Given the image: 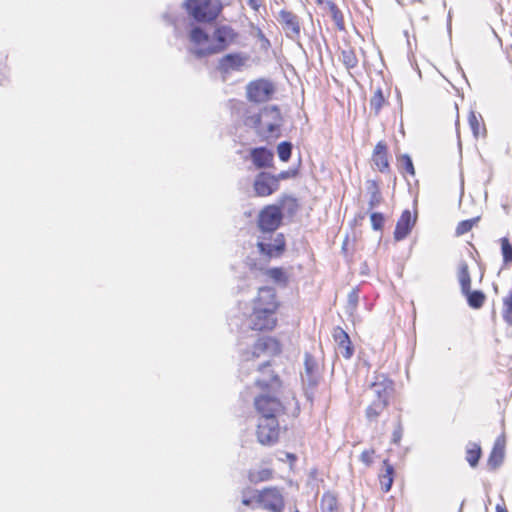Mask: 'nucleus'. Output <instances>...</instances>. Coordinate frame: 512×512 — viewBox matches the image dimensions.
Listing matches in <instances>:
<instances>
[{"label":"nucleus","instance_id":"6ab92c4d","mask_svg":"<svg viewBox=\"0 0 512 512\" xmlns=\"http://www.w3.org/2000/svg\"><path fill=\"white\" fill-rule=\"evenodd\" d=\"M332 337L341 355L345 359H350L354 354V347L348 333L340 326H337L333 329Z\"/></svg>","mask_w":512,"mask_h":512},{"label":"nucleus","instance_id":"de8ad7c7","mask_svg":"<svg viewBox=\"0 0 512 512\" xmlns=\"http://www.w3.org/2000/svg\"><path fill=\"white\" fill-rule=\"evenodd\" d=\"M305 364H306V368H307V370H308V371H310V369H311V365H309V361H308V360H306V363H305Z\"/></svg>","mask_w":512,"mask_h":512},{"label":"nucleus","instance_id":"a19ab883","mask_svg":"<svg viewBox=\"0 0 512 512\" xmlns=\"http://www.w3.org/2000/svg\"><path fill=\"white\" fill-rule=\"evenodd\" d=\"M401 438H402V430L399 427V428L395 429L392 434V442L395 444H398L400 442Z\"/></svg>","mask_w":512,"mask_h":512},{"label":"nucleus","instance_id":"bb28decb","mask_svg":"<svg viewBox=\"0 0 512 512\" xmlns=\"http://www.w3.org/2000/svg\"><path fill=\"white\" fill-rule=\"evenodd\" d=\"M274 471L271 468L251 469L248 472V479L253 484L269 481L273 478Z\"/></svg>","mask_w":512,"mask_h":512},{"label":"nucleus","instance_id":"2eb2a0df","mask_svg":"<svg viewBox=\"0 0 512 512\" xmlns=\"http://www.w3.org/2000/svg\"><path fill=\"white\" fill-rule=\"evenodd\" d=\"M256 196L268 197L279 189L277 177L267 172H260L253 183Z\"/></svg>","mask_w":512,"mask_h":512},{"label":"nucleus","instance_id":"dca6fc26","mask_svg":"<svg viewBox=\"0 0 512 512\" xmlns=\"http://www.w3.org/2000/svg\"><path fill=\"white\" fill-rule=\"evenodd\" d=\"M278 21L285 34L289 38H297L300 35L299 17L292 11L282 9L278 14Z\"/></svg>","mask_w":512,"mask_h":512},{"label":"nucleus","instance_id":"39448f33","mask_svg":"<svg viewBox=\"0 0 512 512\" xmlns=\"http://www.w3.org/2000/svg\"><path fill=\"white\" fill-rule=\"evenodd\" d=\"M239 33L230 25H217L212 33L213 43L200 51L201 54H218L239 42Z\"/></svg>","mask_w":512,"mask_h":512},{"label":"nucleus","instance_id":"f257e3e1","mask_svg":"<svg viewBox=\"0 0 512 512\" xmlns=\"http://www.w3.org/2000/svg\"><path fill=\"white\" fill-rule=\"evenodd\" d=\"M257 372L254 386L259 392L253 399L254 410L259 418H279L286 411L280 398L283 381L269 361L260 364Z\"/></svg>","mask_w":512,"mask_h":512},{"label":"nucleus","instance_id":"b1692460","mask_svg":"<svg viewBox=\"0 0 512 512\" xmlns=\"http://www.w3.org/2000/svg\"><path fill=\"white\" fill-rule=\"evenodd\" d=\"M367 191L370 195L369 197V209H374L379 206L383 202V196L380 189V184L377 180H367L366 181Z\"/></svg>","mask_w":512,"mask_h":512},{"label":"nucleus","instance_id":"ddd939ff","mask_svg":"<svg viewBox=\"0 0 512 512\" xmlns=\"http://www.w3.org/2000/svg\"><path fill=\"white\" fill-rule=\"evenodd\" d=\"M246 93L250 101L261 103L271 98L274 93V86L267 80L258 79L247 85Z\"/></svg>","mask_w":512,"mask_h":512},{"label":"nucleus","instance_id":"7ed1b4c3","mask_svg":"<svg viewBox=\"0 0 512 512\" xmlns=\"http://www.w3.org/2000/svg\"><path fill=\"white\" fill-rule=\"evenodd\" d=\"M281 112L277 106L264 107L259 113L247 114L244 124L266 137L277 136L281 124Z\"/></svg>","mask_w":512,"mask_h":512},{"label":"nucleus","instance_id":"423d86ee","mask_svg":"<svg viewBox=\"0 0 512 512\" xmlns=\"http://www.w3.org/2000/svg\"><path fill=\"white\" fill-rule=\"evenodd\" d=\"M281 352L282 345L277 338L271 336L260 337L251 349H247L242 353V361L248 363L263 355L276 356Z\"/></svg>","mask_w":512,"mask_h":512},{"label":"nucleus","instance_id":"49530a36","mask_svg":"<svg viewBox=\"0 0 512 512\" xmlns=\"http://www.w3.org/2000/svg\"><path fill=\"white\" fill-rule=\"evenodd\" d=\"M315 2L318 4V5H322L325 3V0H315Z\"/></svg>","mask_w":512,"mask_h":512},{"label":"nucleus","instance_id":"c03bdc74","mask_svg":"<svg viewBox=\"0 0 512 512\" xmlns=\"http://www.w3.org/2000/svg\"><path fill=\"white\" fill-rule=\"evenodd\" d=\"M248 4L252 9L258 10L259 4L257 0H249Z\"/></svg>","mask_w":512,"mask_h":512},{"label":"nucleus","instance_id":"7c9ffc66","mask_svg":"<svg viewBox=\"0 0 512 512\" xmlns=\"http://www.w3.org/2000/svg\"><path fill=\"white\" fill-rule=\"evenodd\" d=\"M458 280L461 287V292L471 288V276L469 266L466 262H461L458 269Z\"/></svg>","mask_w":512,"mask_h":512},{"label":"nucleus","instance_id":"c85d7f7f","mask_svg":"<svg viewBox=\"0 0 512 512\" xmlns=\"http://www.w3.org/2000/svg\"><path fill=\"white\" fill-rule=\"evenodd\" d=\"M387 100L383 94L381 88H377L372 97L370 98V109L374 112L375 115H379L381 109L386 105Z\"/></svg>","mask_w":512,"mask_h":512},{"label":"nucleus","instance_id":"37998d69","mask_svg":"<svg viewBox=\"0 0 512 512\" xmlns=\"http://www.w3.org/2000/svg\"><path fill=\"white\" fill-rule=\"evenodd\" d=\"M289 173L288 172H281L277 175H274V177H277V183L279 184L280 180L288 178Z\"/></svg>","mask_w":512,"mask_h":512},{"label":"nucleus","instance_id":"4468645a","mask_svg":"<svg viewBox=\"0 0 512 512\" xmlns=\"http://www.w3.org/2000/svg\"><path fill=\"white\" fill-rule=\"evenodd\" d=\"M189 41L194 46L193 54L198 57H207L211 54H201L200 51L210 47L213 43L212 36L200 26H193L188 34Z\"/></svg>","mask_w":512,"mask_h":512},{"label":"nucleus","instance_id":"f3484780","mask_svg":"<svg viewBox=\"0 0 512 512\" xmlns=\"http://www.w3.org/2000/svg\"><path fill=\"white\" fill-rule=\"evenodd\" d=\"M371 160L379 172L385 173L390 170L389 150L385 141L381 140L376 143Z\"/></svg>","mask_w":512,"mask_h":512},{"label":"nucleus","instance_id":"4be33fe9","mask_svg":"<svg viewBox=\"0 0 512 512\" xmlns=\"http://www.w3.org/2000/svg\"><path fill=\"white\" fill-rule=\"evenodd\" d=\"M251 158L257 168L270 167L273 163L274 155L272 151L265 147H258L251 150Z\"/></svg>","mask_w":512,"mask_h":512},{"label":"nucleus","instance_id":"393cba45","mask_svg":"<svg viewBox=\"0 0 512 512\" xmlns=\"http://www.w3.org/2000/svg\"><path fill=\"white\" fill-rule=\"evenodd\" d=\"M462 294L466 297L469 307L473 309H480L486 301V295L480 290L468 288L462 291Z\"/></svg>","mask_w":512,"mask_h":512},{"label":"nucleus","instance_id":"20e7f679","mask_svg":"<svg viewBox=\"0 0 512 512\" xmlns=\"http://www.w3.org/2000/svg\"><path fill=\"white\" fill-rule=\"evenodd\" d=\"M183 6L187 14L198 23H212L223 9L219 0H185Z\"/></svg>","mask_w":512,"mask_h":512},{"label":"nucleus","instance_id":"aec40b11","mask_svg":"<svg viewBox=\"0 0 512 512\" xmlns=\"http://www.w3.org/2000/svg\"><path fill=\"white\" fill-rule=\"evenodd\" d=\"M248 56L242 53H229L219 60V70L224 73L240 70L247 62Z\"/></svg>","mask_w":512,"mask_h":512},{"label":"nucleus","instance_id":"f8f14e48","mask_svg":"<svg viewBox=\"0 0 512 512\" xmlns=\"http://www.w3.org/2000/svg\"><path fill=\"white\" fill-rule=\"evenodd\" d=\"M281 302L272 287L259 288L256 297L252 301V309L278 313Z\"/></svg>","mask_w":512,"mask_h":512},{"label":"nucleus","instance_id":"4c0bfd02","mask_svg":"<svg viewBox=\"0 0 512 512\" xmlns=\"http://www.w3.org/2000/svg\"><path fill=\"white\" fill-rule=\"evenodd\" d=\"M399 162L401 164V168L408 174L414 176L415 175V169L412 162V159L409 155L404 154L401 155L399 158Z\"/></svg>","mask_w":512,"mask_h":512},{"label":"nucleus","instance_id":"a878e982","mask_svg":"<svg viewBox=\"0 0 512 512\" xmlns=\"http://www.w3.org/2000/svg\"><path fill=\"white\" fill-rule=\"evenodd\" d=\"M468 123L476 138L484 137L486 135L485 124L480 114H476L474 111H471L468 116Z\"/></svg>","mask_w":512,"mask_h":512},{"label":"nucleus","instance_id":"c756f323","mask_svg":"<svg viewBox=\"0 0 512 512\" xmlns=\"http://www.w3.org/2000/svg\"><path fill=\"white\" fill-rule=\"evenodd\" d=\"M326 5L329 9L330 15L332 17V20L335 23L336 28L339 31L345 30V21H344V16H343V13L341 12V10L332 1H327Z\"/></svg>","mask_w":512,"mask_h":512},{"label":"nucleus","instance_id":"9b49d317","mask_svg":"<svg viewBox=\"0 0 512 512\" xmlns=\"http://www.w3.org/2000/svg\"><path fill=\"white\" fill-rule=\"evenodd\" d=\"M249 328L255 332H271L278 325L277 313L252 309L248 316Z\"/></svg>","mask_w":512,"mask_h":512},{"label":"nucleus","instance_id":"72a5a7b5","mask_svg":"<svg viewBox=\"0 0 512 512\" xmlns=\"http://www.w3.org/2000/svg\"><path fill=\"white\" fill-rule=\"evenodd\" d=\"M502 317L504 321L512 326V290L502 299Z\"/></svg>","mask_w":512,"mask_h":512},{"label":"nucleus","instance_id":"412c9836","mask_svg":"<svg viewBox=\"0 0 512 512\" xmlns=\"http://www.w3.org/2000/svg\"><path fill=\"white\" fill-rule=\"evenodd\" d=\"M395 474V468L390 461L388 459L383 460L382 468L378 474V481L380 488L384 493L391 490Z\"/></svg>","mask_w":512,"mask_h":512},{"label":"nucleus","instance_id":"79ce46f5","mask_svg":"<svg viewBox=\"0 0 512 512\" xmlns=\"http://www.w3.org/2000/svg\"><path fill=\"white\" fill-rule=\"evenodd\" d=\"M495 512H509L505 503L497 504L495 507Z\"/></svg>","mask_w":512,"mask_h":512},{"label":"nucleus","instance_id":"f704fd0d","mask_svg":"<svg viewBox=\"0 0 512 512\" xmlns=\"http://www.w3.org/2000/svg\"><path fill=\"white\" fill-rule=\"evenodd\" d=\"M501 253L503 256V263L505 266L512 264V243L507 237L500 238Z\"/></svg>","mask_w":512,"mask_h":512},{"label":"nucleus","instance_id":"1a4fd4ad","mask_svg":"<svg viewBox=\"0 0 512 512\" xmlns=\"http://www.w3.org/2000/svg\"><path fill=\"white\" fill-rule=\"evenodd\" d=\"M255 502L268 512H283L285 507L284 496L277 487H265L257 491Z\"/></svg>","mask_w":512,"mask_h":512},{"label":"nucleus","instance_id":"ea45409f","mask_svg":"<svg viewBox=\"0 0 512 512\" xmlns=\"http://www.w3.org/2000/svg\"><path fill=\"white\" fill-rule=\"evenodd\" d=\"M375 454L374 448L366 449L360 454V460L365 466L369 467L374 462Z\"/></svg>","mask_w":512,"mask_h":512},{"label":"nucleus","instance_id":"e433bc0d","mask_svg":"<svg viewBox=\"0 0 512 512\" xmlns=\"http://www.w3.org/2000/svg\"><path fill=\"white\" fill-rule=\"evenodd\" d=\"M292 144L288 141H283L277 146V154L281 161L287 162L291 158Z\"/></svg>","mask_w":512,"mask_h":512},{"label":"nucleus","instance_id":"cd10ccee","mask_svg":"<svg viewBox=\"0 0 512 512\" xmlns=\"http://www.w3.org/2000/svg\"><path fill=\"white\" fill-rule=\"evenodd\" d=\"M482 450L479 444L469 443L466 447L465 459L471 467H476L481 458Z\"/></svg>","mask_w":512,"mask_h":512},{"label":"nucleus","instance_id":"58836bf2","mask_svg":"<svg viewBox=\"0 0 512 512\" xmlns=\"http://www.w3.org/2000/svg\"><path fill=\"white\" fill-rule=\"evenodd\" d=\"M370 221L374 230L378 231L383 229L385 219L382 213L372 212L370 215Z\"/></svg>","mask_w":512,"mask_h":512},{"label":"nucleus","instance_id":"a18cd8bd","mask_svg":"<svg viewBox=\"0 0 512 512\" xmlns=\"http://www.w3.org/2000/svg\"><path fill=\"white\" fill-rule=\"evenodd\" d=\"M253 500L255 501V499H251V498H245L242 500V503L245 505V506H250L253 502Z\"/></svg>","mask_w":512,"mask_h":512},{"label":"nucleus","instance_id":"473e14b6","mask_svg":"<svg viewBox=\"0 0 512 512\" xmlns=\"http://www.w3.org/2000/svg\"><path fill=\"white\" fill-rule=\"evenodd\" d=\"M341 61L344 66L348 69H354L358 66V58L353 49H343L341 51Z\"/></svg>","mask_w":512,"mask_h":512},{"label":"nucleus","instance_id":"c9c22d12","mask_svg":"<svg viewBox=\"0 0 512 512\" xmlns=\"http://www.w3.org/2000/svg\"><path fill=\"white\" fill-rule=\"evenodd\" d=\"M266 275L276 283L286 284L288 276L282 267H274L266 270Z\"/></svg>","mask_w":512,"mask_h":512},{"label":"nucleus","instance_id":"2f4dec72","mask_svg":"<svg viewBox=\"0 0 512 512\" xmlns=\"http://www.w3.org/2000/svg\"><path fill=\"white\" fill-rule=\"evenodd\" d=\"M480 219V216H476L471 219L460 221L456 226L455 235L459 237L470 232L475 226L478 225Z\"/></svg>","mask_w":512,"mask_h":512},{"label":"nucleus","instance_id":"a211bd4d","mask_svg":"<svg viewBox=\"0 0 512 512\" xmlns=\"http://www.w3.org/2000/svg\"><path fill=\"white\" fill-rule=\"evenodd\" d=\"M415 223L416 215H413L410 210H404L397 220L394 230V239L397 241L405 239L410 234Z\"/></svg>","mask_w":512,"mask_h":512},{"label":"nucleus","instance_id":"9d476101","mask_svg":"<svg viewBox=\"0 0 512 512\" xmlns=\"http://www.w3.org/2000/svg\"><path fill=\"white\" fill-rule=\"evenodd\" d=\"M280 425L278 418H259L256 427V437L260 444L271 446L278 442Z\"/></svg>","mask_w":512,"mask_h":512},{"label":"nucleus","instance_id":"5701e85b","mask_svg":"<svg viewBox=\"0 0 512 512\" xmlns=\"http://www.w3.org/2000/svg\"><path fill=\"white\" fill-rule=\"evenodd\" d=\"M505 456V443L503 440L497 439L490 452L487 465L491 470L497 469L503 462Z\"/></svg>","mask_w":512,"mask_h":512},{"label":"nucleus","instance_id":"6e6552de","mask_svg":"<svg viewBox=\"0 0 512 512\" xmlns=\"http://www.w3.org/2000/svg\"><path fill=\"white\" fill-rule=\"evenodd\" d=\"M263 234L259 237L257 248L268 259L279 258L286 251V239L283 233Z\"/></svg>","mask_w":512,"mask_h":512},{"label":"nucleus","instance_id":"f03ea898","mask_svg":"<svg viewBox=\"0 0 512 512\" xmlns=\"http://www.w3.org/2000/svg\"><path fill=\"white\" fill-rule=\"evenodd\" d=\"M370 391L373 399L367 406L365 414L369 421H375L389 405L394 393V382L384 374L378 375L370 385Z\"/></svg>","mask_w":512,"mask_h":512},{"label":"nucleus","instance_id":"0eeeda50","mask_svg":"<svg viewBox=\"0 0 512 512\" xmlns=\"http://www.w3.org/2000/svg\"><path fill=\"white\" fill-rule=\"evenodd\" d=\"M283 220V213L280 206L270 204L263 207L257 218V226L263 234L273 235L280 227Z\"/></svg>","mask_w":512,"mask_h":512}]
</instances>
